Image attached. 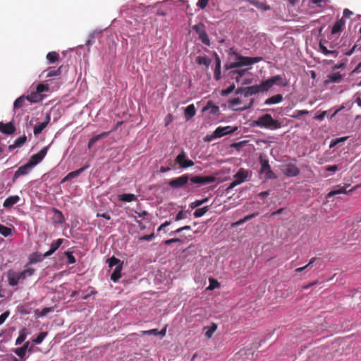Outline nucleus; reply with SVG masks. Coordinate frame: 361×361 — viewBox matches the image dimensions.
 <instances>
[{"instance_id":"27","label":"nucleus","mask_w":361,"mask_h":361,"mask_svg":"<svg viewBox=\"0 0 361 361\" xmlns=\"http://www.w3.org/2000/svg\"><path fill=\"white\" fill-rule=\"evenodd\" d=\"M196 114V109L194 104H190L185 109L184 116L186 120L191 119Z\"/></svg>"},{"instance_id":"21","label":"nucleus","mask_w":361,"mask_h":361,"mask_svg":"<svg viewBox=\"0 0 361 361\" xmlns=\"http://www.w3.org/2000/svg\"><path fill=\"white\" fill-rule=\"evenodd\" d=\"M54 216L53 217V221L54 224L62 225L65 223V218L63 213L59 209L54 208Z\"/></svg>"},{"instance_id":"26","label":"nucleus","mask_w":361,"mask_h":361,"mask_svg":"<svg viewBox=\"0 0 361 361\" xmlns=\"http://www.w3.org/2000/svg\"><path fill=\"white\" fill-rule=\"evenodd\" d=\"M26 140H27V137L25 135L19 137L14 141L13 144L10 145L8 146V149L10 151H12L13 149H16V147H21L26 142Z\"/></svg>"},{"instance_id":"54","label":"nucleus","mask_w":361,"mask_h":361,"mask_svg":"<svg viewBox=\"0 0 361 361\" xmlns=\"http://www.w3.org/2000/svg\"><path fill=\"white\" fill-rule=\"evenodd\" d=\"M309 111L307 110H297L291 116L292 118H298L300 116L308 114Z\"/></svg>"},{"instance_id":"41","label":"nucleus","mask_w":361,"mask_h":361,"mask_svg":"<svg viewBox=\"0 0 361 361\" xmlns=\"http://www.w3.org/2000/svg\"><path fill=\"white\" fill-rule=\"evenodd\" d=\"M209 210V207L208 206H206V207H204L202 208H199V209H197L193 215L195 218H200L202 216H204Z\"/></svg>"},{"instance_id":"28","label":"nucleus","mask_w":361,"mask_h":361,"mask_svg":"<svg viewBox=\"0 0 361 361\" xmlns=\"http://www.w3.org/2000/svg\"><path fill=\"white\" fill-rule=\"evenodd\" d=\"M260 93L258 85H252L245 87V97H247L251 95Z\"/></svg>"},{"instance_id":"40","label":"nucleus","mask_w":361,"mask_h":361,"mask_svg":"<svg viewBox=\"0 0 361 361\" xmlns=\"http://www.w3.org/2000/svg\"><path fill=\"white\" fill-rule=\"evenodd\" d=\"M196 61L198 64L204 65L206 67H209L211 63V60L207 56H198Z\"/></svg>"},{"instance_id":"61","label":"nucleus","mask_w":361,"mask_h":361,"mask_svg":"<svg viewBox=\"0 0 361 361\" xmlns=\"http://www.w3.org/2000/svg\"><path fill=\"white\" fill-rule=\"evenodd\" d=\"M154 233H151L149 235H145L139 238V240L140 241H148L154 238Z\"/></svg>"},{"instance_id":"20","label":"nucleus","mask_w":361,"mask_h":361,"mask_svg":"<svg viewBox=\"0 0 361 361\" xmlns=\"http://www.w3.org/2000/svg\"><path fill=\"white\" fill-rule=\"evenodd\" d=\"M345 24V20L344 18H341V19L337 20L332 27L331 34L336 35V34L341 32Z\"/></svg>"},{"instance_id":"39","label":"nucleus","mask_w":361,"mask_h":361,"mask_svg":"<svg viewBox=\"0 0 361 361\" xmlns=\"http://www.w3.org/2000/svg\"><path fill=\"white\" fill-rule=\"evenodd\" d=\"M53 307H44L42 310H37L35 311V314L39 317H43L47 314L53 312Z\"/></svg>"},{"instance_id":"19","label":"nucleus","mask_w":361,"mask_h":361,"mask_svg":"<svg viewBox=\"0 0 361 361\" xmlns=\"http://www.w3.org/2000/svg\"><path fill=\"white\" fill-rule=\"evenodd\" d=\"M19 201L20 197L18 195L10 196L4 200L3 206L6 209L11 208Z\"/></svg>"},{"instance_id":"14","label":"nucleus","mask_w":361,"mask_h":361,"mask_svg":"<svg viewBox=\"0 0 361 361\" xmlns=\"http://www.w3.org/2000/svg\"><path fill=\"white\" fill-rule=\"evenodd\" d=\"M190 180L192 183L199 184V185H205V184L214 183L216 180V178L214 176H196L192 177Z\"/></svg>"},{"instance_id":"16","label":"nucleus","mask_w":361,"mask_h":361,"mask_svg":"<svg viewBox=\"0 0 361 361\" xmlns=\"http://www.w3.org/2000/svg\"><path fill=\"white\" fill-rule=\"evenodd\" d=\"M32 168L28 163L20 166L13 175V182H15L20 176L26 175Z\"/></svg>"},{"instance_id":"18","label":"nucleus","mask_w":361,"mask_h":361,"mask_svg":"<svg viewBox=\"0 0 361 361\" xmlns=\"http://www.w3.org/2000/svg\"><path fill=\"white\" fill-rule=\"evenodd\" d=\"M46 119V121L38 123L35 126L33 129V133L35 135H39L42 132V130L47 126L50 121V116L47 115Z\"/></svg>"},{"instance_id":"45","label":"nucleus","mask_w":361,"mask_h":361,"mask_svg":"<svg viewBox=\"0 0 361 361\" xmlns=\"http://www.w3.org/2000/svg\"><path fill=\"white\" fill-rule=\"evenodd\" d=\"M108 262H109V267H111V268L113 267H117L118 265L123 266V262H121L120 259H118V258H116L114 256L108 259Z\"/></svg>"},{"instance_id":"58","label":"nucleus","mask_w":361,"mask_h":361,"mask_svg":"<svg viewBox=\"0 0 361 361\" xmlns=\"http://www.w3.org/2000/svg\"><path fill=\"white\" fill-rule=\"evenodd\" d=\"M209 0H198L197 6L201 9H204L208 5Z\"/></svg>"},{"instance_id":"57","label":"nucleus","mask_w":361,"mask_h":361,"mask_svg":"<svg viewBox=\"0 0 361 361\" xmlns=\"http://www.w3.org/2000/svg\"><path fill=\"white\" fill-rule=\"evenodd\" d=\"M186 218V212L184 211H180L175 217V221H178Z\"/></svg>"},{"instance_id":"38","label":"nucleus","mask_w":361,"mask_h":361,"mask_svg":"<svg viewBox=\"0 0 361 361\" xmlns=\"http://www.w3.org/2000/svg\"><path fill=\"white\" fill-rule=\"evenodd\" d=\"M25 99L26 97L25 96H20L17 98L13 104V109L16 110L17 109L21 108L24 105Z\"/></svg>"},{"instance_id":"53","label":"nucleus","mask_w":361,"mask_h":361,"mask_svg":"<svg viewBox=\"0 0 361 361\" xmlns=\"http://www.w3.org/2000/svg\"><path fill=\"white\" fill-rule=\"evenodd\" d=\"M65 255L68 259V263L70 264L75 263L76 260L75 257L73 255V252L70 251L65 252Z\"/></svg>"},{"instance_id":"1","label":"nucleus","mask_w":361,"mask_h":361,"mask_svg":"<svg viewBox=\"0 0 361 361\" xmlns=\"http://www.w3.org/2000/svg\"><path fill=\"white\" fill-rule=\"evenodd\" d=\"M35 272V269L30 267H27L20 272L10 269L6 273L8 283L10 286H16L19 283H22L27 277L32 276Z\"/></svg>"},{"instance_id":"8","label":"nucleus","mask_w":361,"mask_h":361,"mask_svg":"<svg viewBox=\"0 0 361 361\" xmlns=\"http://www.w3.org/2000/svg\"><path fill=\"white\" fill-rule=\"evenodd\" d=\"M176 164H179V168L180 169L189 168L194 165L193 161L188 158L186 153L183 150L176 157L174 164L176 165Z\"/></svg>"},{"instance_id":"52","label":"nucleus","mask_w":361,"mask_h":361,"mask_svg":"<svg viewBox=\"0 0 361 361\" xmlns=\"http://www.w3.org/2000/svg\"><path fill=\"white\" fill-rule=\"evenodd\" d=\"M220 286V283L214 279H209V286L207 289L213 290L214 288H219Z\"/></svg>"},{"instance_id":"37","label":"nucleus","mask_w":361,"mask_h":361,"mask_svg":"<svg viewBox=\"0 0 361 361\" xmlns=\"http://www.w3.org/2000/svg\"><path fill=\"white\" fill-rule=\"evenodd\" d=\"M49 63H54L59 59V54L56 51H50L46 56Z\"/></svg>"},{"instance_id":"56","label":"nucleus","mask_w":361,"mask_h":361,"mask_svg":"<svg viewBox=\"0 0 361 361\" xmlns=\"http://www.w3.org/2000/svg\"><path fill=\"white\" fill-rule=\"evenodd\" d=\"M235 85H232L229 86L228 88H226V90H223L221 91V95L225 96V95L229 94L235 90Z\"/></svg>"},{"instance_id":"32","label":"nucleus","mask_w":361,"mask_h":361,"mask_svg":"<svg viewBox=\"0 0 361 361\" xmlns=\"http://www.w3.org/2000/svg\"><path fill=\"white\" fill-rule=\"evenodd\" d=\"M217 329V326L214 323H212L210 326H205L204 328V335L207 338H210L212 337L214 333L216 331Z\"/></svg>"},{"instance_id":"15","label":"nucleus","mask_w":361,"mask_h":361,"mask_svg":"<svg viewBox=\"0 0 361 361\" xmlns=\"http://www.w3.org/2000/svg\"><path fill=\"white\" fill-rule=\"evenodd\" d=\"M16 131V127L12 121L4 123L0 122V132L5 135H11Z\"/></svg>"},{"instance_id":"63","label":"nucleus","mask_w":361,"mask_h":361,"mask_svg":"<svg viewBox=\"0 0 361 361\" xmlns=\"http://www.w3.org/2000/svg\"><path fill=\"white\" fill-rule=\"evenodd\" d=\"M229 103L230 104H231L232 106H235V105H238L240 104H241V100L240 98L237 97V98H233L232 99H231L229 101Z\"/></svg>"},{"instance_id":"11","label":"nucleus","mask_w":361,"mask_h":361,"mask_svg":"<svg viewBox=\"0 0 361 361\" xmlns=\"http://www.w3.org/2000/svg\"><path fill=\"white\" fill-rule=\"evenodd\" d=\"M238 130V127L228 126H219L216 128L212 134V137H221L224 135H230L233 133Z\"/></svg>"},{"instance_id":"42","label":"nucleus","mask_w":361,"mask_h":361,"mask_svg":"<svg viewBox=\"0 0 361 361\" xmlns=\"http://www.w3.org/2000/svg\"><path fill=\"white\" fill-rule=\"evenodd\" d=\"M0 233L4 237H8L12 234V229L3 224H0Z\"/></svg>"},{"instance_id":"36","label":"nucleus","mask_w":361,"mask_h":361,"mask_svg":"<svg viewBox=\"0 0 361 361\" xmlns=\"http://www.w3.org/2000/svg\"><path fill=\"white\" fill-rule=\"evenodd\" d=\"M63 68V66H61L57 69H54L53 68H49L44 72H47V77H53V76H58L61 73V69Z\"/></svg>"},{"instance_id":"4","label":"nucleus","mask_w":361,"mask_h":361,"mask_svg":"<svg viewBox=\"0 0 361 361\" xmlns=\"http://www.w3.org/2000/svg\"><path fill=\"white\" fill-rule=\"evenodd\" d=\"M274 85H277L281 87H285L287 85V81L283 76L281 75H276L264 81H262L259 85H257L260 92H265L270 90Z\"/></svg>"},{"instance_id":"29","label":"nucleus","mask_w":361,"mask_h":361,"mask_svg":"<svg viewBox=\"0 0 361 361\" xmlns=\"http://www.w3.org/2000/svg\"><path fill=\"white\" fill-rule=\"evenodd\" d=\"M123 269L122 265H118L115 267L114 271L112 272L111 275V280H112L114 282H117L119 279L121 277V271Z\"/></svg>"},{"instance_id":"13","label":"nucleus","mask_w":361,"mask_h":361,"mask_svg":"<svg viewBox=\"0 0 361 361\" xmlns=\"http://www.w3.org/2000/svg\"><path fill=\"white\" fill-rule=\"evenodd\" d=\"M189 180L188 174H183L178 178L171 179L169 185L172 188H180L183 187Z\"/></svg>"},{"instance_id":"3","label":"nucleus","mask_w":361,"mask_h":361,"mask_svg":"<svg viewBox=\"0 0 361 361\" xmlns=\"http://www.w3.org/2000/svg\"><path fill=\"white\" fill-rule=\"evenodd\" d=\"M347 59L343 60L340 63L335 64L332 66V73L326 75V78L324 80L326 85L331 83H340L343 81L345 76L344 74H341L339 71H336L338 69H344L347 66Z\"/></svg>"},{"instance_id":"22","label":"nucleus","mask_w":361,"mask_h":361,"mask_svg":"<svg viewBox=\"0 0 361 361\" xmlns=\"http://www.w3.org/2000/svg\"><path fill=\"white\" fill-rule=\"evenodd\" d=\"M118 200L121 202H130L133 201H136L137 200V197L134 194L131 193H123L118 195Z\"/></svg>"},{"instance_id":"5","label":"nucleus","mask_w":361,"mask_h":361,"mask_svg":"<svg viewBox=\"0 0 361 361\" xmlns=\"http://www.w3.org/2000/svg\"><path fill=\"white\" fill-rule=\"evenodd\" d=\"M48 90V85L39 84L37 85L35 90L32 91L30 94H29L26 97V99L33 103L41 102L44 99V95L42 94V92H47Z\"/></svg>"},{"instance_id":"50","label":"nucleus","mask_w":361,"mask_h":361,"mask_svg":"<svg viewBox=\"0 0 361 361\" xmlns=\"http://www.w3.org/2000/svg\"><path fill=\"white\" fill-rule=\"evenodd\" d=\"M198 37L203 44L209 45L210 42L206 31L198 35Z\"/></svg>"},{"instance_id":"7","label":"nucleus","mask_w":361,"mask_h":361,"mask_svg":"<svg viewBox=\"0 0 361 361\" xmlns=\"http://www.w3.org/2000/svg\"><path fill=\"white\" fill-rule=\"evenodd\" d=\"M350 185V184H345L343 186H341V185H336L331 191L327 193L326 198H330L336 195L339 194H350L360 186V185H357L350 190H347Z\"/></svg>"},{"instance_id":"10","label":"nucleus","mask_w":361,"mask_h":361,"mask_svg":"<svg viewBox=\"0 0 361 361\" xmlns=\"http://www.w3.org/2000/svg\"><path fill=\"white\" fill-rule=\"evenodd\" d=\"M236 59L240 63V66H252L254 63L260 62L262 61V58L260 56L256 57H248V56H243L239 55L238 54H235Z\"/></svg>"},{"instance_id":"43","label":"nucleus","mask_w":361,"mask_h":361,"mask_svg":"<svg viewBox=\"0 0 361 361\" xmlns=\"http://www.w3.org/2000/svg\"><path fill=\"white\" fill-rule=\"evenodd\" d=\"M208 200H209L208 197L204 198L202 200H197L190 203L189 206L191 209H195V208H197V207L202 205L203 204L207 202Z\"/></svg>"},{"instance_id":"60","label":"nucleus","mask_w":361,"mask_h":361,"mask_svg":"<svg viewBox=\"0 0 361 361\" xmlns=\"http://www.w3.org/2000/svg\"><path fill=\"white\" fill-rule=\"evenodd\" d=\"M310 3L316 4L319 8H323L322 3L327 2V0H310Z\"/></svg>"},{"instance_id":"59","label":"nucleus","mask_w":361,"mask_h":361,"mask_svg":"<svg viewBox=\"0 0 361 361\" xmlns=\"http://www.w3.org/2000/svg\"><path fill=\"white\" fill-rule=\"evenodd\" d=\"M142 333L143 334H147V335H151V334H153L154 336L159 335V331L157 329H150V330H147V331H142Z\"/></svg>"},{"instance_id":"55","label":"nucleus","mask_w":361,"mask_h":361,"mask_svg":"<svg viewBox=\"0 0 361 361\" xmlns=\"http://www.w3.org/2000/svg\"><path fill=\"white\" fill-rule=\"evenodd\" d=\"M348 137H341L339 138L336 139L335 140H333L331 143L330 144V147H333L337 144L345 141Z\"/></svg>"},{"instance_id":"44","label":"nucleus","mask_w":361,"mask_h":361,"mask_svg":"<svg viewBox=\"0 0 361 361\" xmlns=\"http://www.w3.org/2000/svg\"><path fill=\"white\" fill-rule=\"evenodd\" d=\"M64 240L62 239V238H59L55 241H54L53 243H51V244L50 245V249L54 252H55L58 248L62 245V243H63Z\"/></svg>"},{"instance_id":"31","label":"nucleus","mask_w":361,"mask_h":361,"mask_svg":"<svg viewBox=\"0 0 361 361\" xmlns=\"http://www.w3.org/2000/svg\"><path fill=\"white\" fill-rule=\"evenodd\" d=\"M216 67L214 69V76L216 80L221 78V60L218 55L216 54Z\"/></svg>"},{"instance_id":"47","label":"nucleus","mask_w":361,"mask_h":361,"mask_svg":"<svg viewBox=\"0 0 361 361\" xmlns=\"http://www.w3.org/2000/svg\"><path fill=\"white\" fill-rule=\"evenodd\" d=\"M87 167H82L76 171H72L68 173V178L71 179L80 176L85 169Z\"/></svg>"},{"instance_id":"49","label":"nucleus","mask_w":361,"mask_h":361,"mask_svg":"<svg viewBox=\"0 0 361 361\" xmlns=\"http://www.w3.org/2000/svg\"><path fill=\"white\" fill-rule=\"evenodd\" d=\"M47 336V332H41L37 337L33 340L35 344H40Z\"/></svg>"},{"instance_id":"30","label":"nucleus","mask_w":361,"mask_h":361,"mask_svg":"<svg viewBox=\"0 0 361 361\" xmlns=\"http://www.w3.org/2000/svg\"><path fill=\"white\" fill-rule=\"evenodd\" d=\"M28 259H29V262L26 264V266H25L26 267L29 264L42 262L43 260V257H42V254H39L38 252H35V253L32 254L31 255H30Z\"/></svg>"},{"instance_id":"35","label":"nucleus","mask_w":361,"mask_h":361,"mask_svg":"<svg viewBox=\"0 0 361 361\" xmlns=\"http://www.w3.org/2000/svg\"><path fill=\"white\" fill-rule=\"evenodd\" d=\"M248 69H241L231 71L232 78L235 79L237 82L239 81L240 78L243 77Z\"/></svg>"},{"instance_id":"64","label":"nucleus","mask_w":361,"mask_h":361,"mask_svg":"<svg viewBox=\"0 0 361 361\" xmlns=\"http://www.w3.org/2000/svg\"><path fill=\"white\" fill-rule=\"evenodd\" d=\"M239 67H240V63H239L238 61H237L233 62V63H230L228 66H227L226 69H233V68H239Z\"/></svg>"},{"instance_id":"23","label":"nucleus","mask_w":361,"mask_h":361,"mask_svg":"<svg viewBox=\"0 0 361 361\" xmlns=\"http://www.w3.org/2000/svg\"><path fill=\"white\" fill-rule=\"evenodd\" d=\"M248 176V172L245 171L244 169H240L239 171L234 175V178L238 180V183H243Z\"/></svg>"},{"instance_id":"51","label":"nucleus","mask_w":361,"mask_h":361,"mask_svg":"<svg viewBox=\"0 0 361 361\" xmlns=\"http://www.w3.org/2000/svg\"><path fill=\"white\" fill-rule=\"evenodd\" d=\"M168 162H169V165H171V166H168V167L161 166V168H160L161 173H166V172L171 171V169H176L175 164H172V163H173L172 160H169V161H168Z\"/></svg>"},{"instance_id":"33","label":"nucleus","mask_w":361,"mask_h":361,"mask_svg":"<svg viewBox=\"0 0 361 361\" xmlns=\"http://www.w3.org/2000/svg\"><path fill=\"white\" fill-rule=\"evenodd\" d=\"M27 336V330L26 328H23L19 331V336L16 340L15 344L16 345H20L26 339Z\"/></svg>"},{"instance_id":"2","label":"nucleus","mask_w":361,"mask_h":361,"mask_svg":"<svg viewBox=\"0 0 361 361\" xmlns=\"http://www.w3.org/2000/svg\"><path fill=\"white\" fill-rule=\"evenodd\" d=\"M254 126L261 128L277 130L281 128L282 123L280 121L273 118L270 114H266L255 121Z\"/></svg>"},{"instance_id":"34","label":"nucleus","mask_w":361,"mask_h":361,"mask_svg":"<svg viewBox=\"0 0 361 361\" xmlns=\"http://www.w3.org/2000/svg\"><path fill=\"white\" fill-rule=\"evenodd\" d=\"M27 350V344L23 345L22 347L17 348L13 350L14 353L21 359L25 357L26 351Z\"/></svg>"},{"instance_id":"62","label":"nucleus","mask_w":361,"mask_h":361,"mask_svg":"<svg viewBox=\"0 0 361 361\" xmlns=\"http://www.w3.org/2000/svg\"><path fill=\"white\" fill-rule=\"evenodd\" d=\"M9 316V312L6 311L0 315V325H1Z\"/></svg>"},{"instance_id":"48","label":"nucleus","mask_w":361,"mask_h":361,"mask_svg":"<svg viewBox=\"0 0 361 361\" xmlns=\"http://www.w3.org/2000/svg\"><path fill=\"white\" fill-rule=\"evenodd\" d=\"M192 30L194 31H195V32L200 35V34H202L203 32L205 31V29H204V25L202 23H198L197 25H195L193 27H192Z\"/></svg>"},{"instance_id":"9","label":"nucleus","mask_w":361,"mask_h":361,"mask_svg":"<svg viewBox=\"0 0 361 361\" xmlns=\"http://www.w3.org/2000/svg\"><path fill=\"white\" fill-rule=\"evenodd\" d=\"M261 169L260 173L264 174L265 179H276V176L271 171L268 160L260 157Z\"/></svg>"},{"instance_id":"24","label":"nucleus","mask_w":361,"mask_h":361,"mask_svg":"<svg viewBox=\"0 0 361 361\" xmlns=\"http://www.w3.org/2000/svg\"><path fill=\"white\" fill-rule=\"evenodd\" d=\"M283 98L282 94H275V95L267 99L264 101V104L272 105V104H279L283 101Z\"/></svg>"},{"instance_id":"17","label":"nucleus","mask_w":361,"mask_h":361,"mask_svg":"<svg viewBox=\"0 0 361 361\" xmlns=\"http://www.w3.org/2000/svg\"><path fill=\"white\" fill-rule=\"evenodd\" d=\"M300 169L295 164H288L286 166L284 173L288 177H295L300 173Z\"/></svg>"},{"instance_id":"12","label":"nucleus","mask_w":361,"mask_h":361,"mask_svg":"<svg viewBox=\"0 0 361 361\" xmlns=\"http://www.w3.org/2000/svg\"><path fill=\"white\" fill-rule=\"evenodd\" d=\"M48 152V147H44L38 153L33 154L30 160L28 161V164L32 166H35L39 163H40L44 157L46 156Z\"/></svg>"},{"instance_id":"25","label":"nucleus","mask_w":361,"mask_h":361,"mask_svg":"<svg viewBox=\"0 0 361 361\" xmlns=\"http://www.w3.org/2000/svg\"><path fill=\"white\" fill-rule=\"evenodd\" d=\"M109 134L110 132H103L99 135L93 136L88 142V148L90 149L95 142L107 137Z\"/></svg>"},{"instance_id":"6","label":"nucleus","mask_w":361,"mask_h":361,"mask_svg":"<svg viewBox=\"0 0 361 361\" xmlns=\"http://www.w3.org/2000/svg\"><path fill=\"white\" fill-rule=\"evenodd\" d=\"M319 49V51L326 56L331 55L336 58L338 54V51L336 50V44L326 40H320Z\"/></svg>"},{"instance_id":"46","label":"nucleus","mask_w":361,"mask_h":361,"mask_svg":"<svg viewBox=\"0 0 361 361\" xmlns=\"http://www.w3.org/2000/svg\"><path fill=\"white\" fill-rule=\"evenodd\" d=\"M211 109V113L215 114L219 111V107L212 104L211 101L208 102L207 105L204 107L203 111H207Z\"/></svg>"}]
</instances>
